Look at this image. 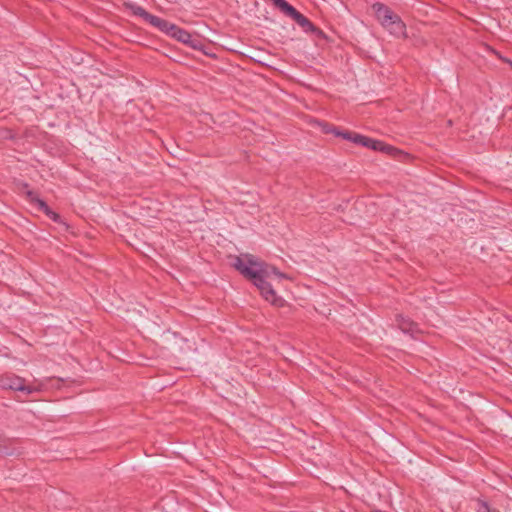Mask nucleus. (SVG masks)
Masks as SVG:
<instances>
[{"mask_svg": "<svg viewBox=\"0 0 512 512\" xmlns=\"http://www.w3.org/2000/svg\"><path fill=\"white\" fill-rule=\"evenodd\" d=\"M322 131L324 133H334V134H335V132H337L336 128H334L333 126H331L328 123L322 124Z\"/></svg>", "mask_w": 512, "mask_h": 512, "instance_id": "17", "label": "nucleus"}, {"mask_svg": "<svg viewBox=\"0 0 512 512\" xmlns=\"http://www.w3.org/2000/svg\"><path fill=\"white\" fill-rule=\"evenodd\" d=\"M396 321L399 329L404 333H409L413 335L415 332L419 330L418 325L409 318H405L399 315Z\"/></svg>", "mask_w": 512, "mask_h": 512, "instance_id": "7", "label": "nucleus"}, {"mask_svg": "<svg viewBox=\"0 0 512 512\" xmlns=\"http://www.w3.org/2000/svg\"><path fill=\"white\" fill-rule=\"evenodd\" d=\"M379 151L387 153V154H394V153H400L399 150L394 148L393 146L387 145L384 142H382V148L379 149Z\"/></svg>", "mask_w": 512, "mask_h": 512, "instance_id": "13", "label": "nucleus"}, {"mask_svg": "<svg viewBox=\"0 0 512 512\" xmlns=\"http://www.w3.org/2000/svg\"><path fill=\"white\" fill-rule=\"evenodd\" d=\"M355 134V132H351V131H338L335 132V135L336 136H340L342 137L343 139H346L348 141H351V138L352 136Z\"/></svg>", "mask_w": 512, "mask_h": 512, "instance_id": "14", "label": "nucleus"}, {"mask_svg": "<svg viewBox=\"0 0 512 512\" xmlns=\"http://www.w3.org/2000/svg\"><path fill=\"white\" fill-rule=\"evenodd\" d=\"M477 503H478V507L476 509L477 512H496L495 510L491 511L487 502H485L483 500L478 499Z\"/></svg>", "mask_w": 512, "mask_h": 512, "instance_id": "12", "label": "nucleus"}, {"mask_svg": "<svg viewBox=\"0 0 512 512\" xmlns=\"http://www.w3.org/2000/svg\"><path fill=\"white\" fill-rule=\"evenodd\" d=\"M377 20L381 25L396 36L404 34L405 24L387 5L377 2L372 5Z\"/></svg>", "mask_w": 512, "mask_h": 512, "instance_id": "2", "label": "nucleus"}, {"mask_svg": "<svg viewBox=\"0 0 512 512\" xmlns=\"http://www.w3.org/2000/svg\"><path fill=\"white\" fill-rule=\"evenodd\" d=\"M285 16L293 19L306 33H312L319 38L324 37V33L321 29L316 27L307 17L297 11L289 3L281 11Z\"/></svg>", "mask_w": 512, "mask_h": 512, "instance_id": "3", "label": "nucleus"}, {"mask_svg": "<svg viewBox=\"0 0 512 512\" xmlns=\"http://www.w3.org/2000/svg\"><path fill=\"white\" fill-rule=\"evenodd\" d=\"M127 8L134 15L141 17L144 21H146L148 23H150L151 18H153V16H154V15L150 14L149 12H147L143 7H141L137 4L129 3V4H127Z\"/></svg>", "mask_w": 512, "mask_h": 512, "instance_id": "8", "label": "nucleus"}, {"mask_svg": "<svg viewBox=\"0 0 512 512\" xmlns=\"http://www.w3.org/2000/svg\"><path fill=\"white\" fill-rule=\"evenodd\" d=\"M171 37L184 44L190 43L191 41V34L188 31L178 27L177 25H175V30L172 31Z\"/></svg>", "mask_w": 512, "mask_h": 512, "instance_id": "9", "label": "nucleus"}, {"mask_svg": "<svg viewBox=\"0 0 512 512\" xmlns=\"http://www.w3.org/2000/svg\"><path fill=\"white\" fill-rule=\"evenodd\" d=\"M0 387L2 389L26 392L27 394L33 392V388L25 385V379L14 374L3 375L0 378Z\"/></svg>", "mask_w": 512, "mask_h": 512, "instance_id": "4", "label": "nucleus"}, {"mask_svg": "<svg viewBox=\"0 0 512 512\" xmlns=\"http://www.w3.org/2000/svg\"><path fill=\"white\" fill-rule=\"evenodd\" d=\"M366 142H367V145H365L364 147H367L374 151H379V149L382 148V141L369 138V141H366Z\"/></svg>", "mask_w": 512, "mask_h": 512, "instance_id": "11", "label": "nucleus"}, {"mask_svg": "<svg viewBox=\"0 0 512 512\" xmlns=\"http://www.w3.org/2000/svg\"><path fill=\"white\" fill-rule=\"evenodd\" d=\"M232 266L245 278L252 281L266 301L275 307H283L286 304V301L276 294L272 284L269 282L272 277H284L277 268L249 254L243 257H234Z\"/></svg>", "mask_w": 512, "mask_h": 512, "instance_id": "1", "label": "nucleus"}, {"mask_svg": "<svg viewBox=\"0 0 512 512\" xmlns=\"http://www.w3.org/2000/svg\"><path fill=\"white\" fill-rule=\"evenodd\" d=\"M11 453L8 451V449L0 444V455H10Z\"/></svg>", "mask_w": 512, "mask_h": 512, "instance_id": "18", "label": "nucleus"}, {"mask_svg": "<svg viewBox=\"0 0 512 512\" xmlns=\"http://www.w3.org/2000/svg\"><path fill=\"white\" fill-rule=\"evenodd\" d=\"M152 26L156 27L157 29H159L161 32L171 36V33L173 30H175V24L165 20V19H162L158 16H153V18H151V21L150 23Z\"/></svg>", "mask_w": 512, "mask_h": 512, "instance_id": "6", "label": "nucleus"}, {"mask_svg": "<svg viewBox=\"0 0 512 512\" xmlns=\"http://www.w3.org/2000/svg\"><path fill=\"white\" fill-rule=\"evenodd\" d=\"M366 141H369V137L363 136V135L358 134L356 132H355V134L351 138V142H353V143H355L357 145H361L363 147L365 145H367Z\"/></svg>", "mask_w": 512, "mask_h": 512, "instance_id": "10", "label": "nucleus"}, {"mask_svg": "<svg viewBox=\"0 0 512 512\" xmlns=\"http://www.w3.org/2000/svg\"><path fill=\"white\" fill-rule=\"evenodd\" d=\"M27 196H28L30 202L35 204L37 206L38 210L45 213V215H47L51 220H53L54 222H58L60 220V216L56 212H54L47 205V203L44 200L40 199L34 192L27 191Z\"/></svg>", "mask_w": 512, "mask_h": 512, "instance_id": "5", "label": "nucleus"}, {"mask_svg": "<svg viewBox=\"0 0 512 512\" xmlns=\"http://www.w3.org/2000/svg\"><path fill=\"white\" fill-rule=\"evenodd\" d=\"M186 44L194 49H200L202 47L201 41L198 38L194 37L193 35H191L190 43H186Z\"/></svg>", "mask_w": 512, "mask_h": 512, "instance_id": "15", "label": "nucleus"}, {"mask_svg": "<svg viewBox=\"0 0 512 512\" xmlns=\"http://www.w3.org/2000/svg\"><path fill=\"white\" fill-rule=\"evenodd\" d=\"M272 2H273V5L280 11H282L285 8V6L288 4V2L286 0H272Z\"/></svg>", "mask_w": 512, "mask_h": 512, "instance_id": "16", "label": "nucleus"}]
</instances>
